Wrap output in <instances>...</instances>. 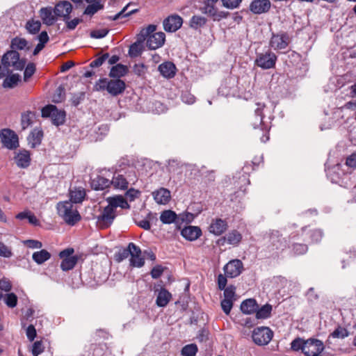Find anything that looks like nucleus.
<instances>
[{
    "label": "nucleus",
    "mask_w": 356,
    "mask_h": 356,
    "mask_svg": "<svg viewBox=\"0 0 356 356\" xmlns=\"http://www.w3.org/2000/svg\"><path fill=\"white\" fill-rule=\"evenodd\" d=\"M94 88L97 91L106 90L111 95L116 97L124 92L126 83L120 79L102 78L95 83Z\"/></svg>",
    "instance_id": "obj_1"
},
{
    "label": "nucleus",
    "mask_w": 356,
    "mask_h": 356,
    "mask_svg": "<svg viewBox=\"0 0 356 356\" xmlns=\"http://www.w3.org/2000/svg\"><path fill=\"white\" fill-rule=\"evenodd\" d=\"M58 214L69 225L73 226L81 220V216L71 201L60 202L56 205Z\"/></svg>",
    "instance_id": "obj_2"
},
{
    "label": "nucleus",
    "mask_w": 356,
    "mask_h": 356,
    "mask_svg": "<svg viewBox=\"0 0 356 356\" xmlns=\"http://www.w3.org/2000/svg\"><path fill=\"white\" fill-rule=\"evenodd\" d=\"M1 64L8 73L13 70L21 71L26 66V59L21 58L17 51L10 50L3 55Z\"/></svg>",
    "instance_id": "obj_3"
},
{
    "label": "nucleus",
    "mask_w": 356,
    "mask_h": 356,
    "mask_svg": "<svg viewBox=\"0 0 356 356\" xmlns=\"http://www.w3.org/2000/svg\"><path fill=\"white\" fill-rule=\"evenodd\" d=\"M41 111L42 117L50 118L54 125L59 126L65 122V112L58 110L54 105L49 104L43 107Z\"/></svg>",
    "instance_id": "obj_4"
},
{
    "label": "nucleus",
    "mask_w": 356,
    "mask_h": 356,
    "mask_svg": "<svg viewBox=\"0 0 356 356\" xmlns=\"http://www.w3.org/2000/svg\"><path fill=\"white\" fill-rule=\"evenodd\" d=\"M117 216L116 211L108 204L97 217V225L100 229H106L113 222Z\"/></svg>",
    "instance_id": "obj_5"
},
{
    "label": "nucleus",
    "mask_w": 356,
    "mask_h": 356,
    "mask_svg": "<svg viewBox=\"0 0 356 356\" xmlns=\"http://www.w3.org/2000/svg\"><path fill=\"white\" fill-rule=\"evenodd\" d=\"M273 337V331L267 327L255 328L252 334L253 341L258 346L267 345Z\"/></svg>",
    "instance_id": "obj_6"
},
{
    "label": "nucleus",
    "mask_w": 356,
    "mask_h": 356,
    "mask_svg": "<svg viewBox=\"0 0 356 356\" xmlns=\"http://www.w3.org/2000/svg\"><path fill=\"white\" fill-rule=\"evenodd\" d=\"M0 138L3 146L8 149H15L19 147L18 136L10 129H1Z\"/></svg>",
    "instance_id": "obj_7"
},
{
    "label": "nucleus",
    "mask_w": 356,
    "mask_h": 356,
    "mask_svg": "<svg viewBox=\"0 0 356 356\" xmlns=\"http://www.w3.org/2000/svg\"><path fill=\"white\" fill-rule=\"evenodd\" d=\"M277 59V56L274 53L268 51L257 55L255 64L261 69L268 70L275 67Z\"/></svg>",
    "instance_id": "obj_8"
},
{
    "label": "nucleus",
    "mask_w": 356,
    "mask_h": 356,
    "mask_svg": "<svg viewBox=\"0 0 356 356\" xmlns=\"http://www.w3.org/2000/svg\"><path fill=\"white\" fill-rule=\"evenodd\" d=\"M324 350L323 343L318 339H308L305 341L304 355L305 356H319Z\"/></svg>",
    "instance_id": "obj_9"
},
{
    "label": "nucleus",
    "mask_w": 356,
    "mask_h": 356,
    "mask_svg": "<svg viewBox=\"0 0 356 356\" xmlns=\"http://www.w3.org/2000/svg\"><path fill=\"white\" fill-rule=\"evenodd\" d=\"M225 275L230 278H234L241 274L243 270V264L239 259L229 261L223 268Z\"/></svg>",
    "instance_id": "obj_10"
},
{
    "label": "nucleus",
    "mask_w": 356,
    "mask_h": 356,
    "mask_svg": "<svg viewBox=\"0 0 356 356\" xmlns=\"http://www.w3.org/2000/svg\"><path fill=\"white\" fill-rule=\"evenodd\" d=\"M183 24L182 18L178 15H172L165 18L163 22L164 30L173 33L179 29Z\"/></svg>",
    "instance_id": "obj_11"
},
{
    "label": "nucleus",
    "mask_w": 356,
    "mask_h": 356,
    "mask_svg": "<svg viewBox=\"0 0 356 356\" xmlns=\"http://www.w3.org/2000/svg\"><path fill=\"white\" fill-rule=\"evenodd\" d=\"M289 44V36L286 33L272 34L270 46L275 50L284 49Z\"/></svg>",
    "instance_id": "obj_12"
},
{
    "label": "nucleus",
    "mask_w": 356,
    "mask_h": 356,
    "mask_svg": "<svg viewBox=\"0 0 356 356\" xmlns=\"http://www.w3.org/2000/svg\"><path fill=\"white\" fill-rule=\"evenodd\" d=\"M145 40L147 47L152 50L161 47L165 40V35L163 32H156L149 35Z\"/></svg>",
    "instance_id": "obj_13"
},
{
    "label": "nucleus",
    "mask_w": 356,
    "mask_h": 356,
    "mask_svg": "<svg viewBox=\"0 0 356 356\" xmlns=\"http://www.w3.org/2000/svg\"><path fill=\"white\" fill-rule=\"evenodd\" d=\"M202 13L211 17L215 21H220L227 17V13L218 11L215 6L210 4L209 2H204V6L201 8Z\"/></svg>",
    "instance_id": "obj_14"
},
{
    "label": "nucleus",
    "mask_w": 356,
    "mask_h": 356,
    "mask_svg": "<svg viewBox=\"0 0 356 356\" xmlns=\"http://www.w3.org/2000/svg\"><path fill=\"white\" fill-rule=\"evenodd\" d=\"M72 10V6L69 1H61L57 3L54 13L56 16L61 17L63 20L70 19V14Z\"/></svg>",
    "instance_id": "obj_15"
},
{
    "label": "nucleus",
    "mask_w": 356,
    "mask_h": 356,
    "mask_svg": "<svg viewBox=\"0 0 356 356\" xmlns=\"http://www.w3.org/2000/svg\"><path fill=\"white\" fill-rule=\"evenodd\" d=\"M228 228L227 222L221 218H214L209 227V231L216 236L223 234Z\"/></svg>",
    "instance_id": "obj_16"
},
{
    "label": "nucleus",
    "mask_w": 356,
    "mask_h": 356,
    "mask_svg": "<svg viewBox=\"0 0 356 356\" xmlns=\"http://www.w3.org/2000/svg\"><path fill=\"white\" fill-rule=\"evenodd\" d=\"M269 0H254L250 5V10L254 14L267 13L270 8Z\"/></svg>",
    "instance_id": "obj_17"
},
{
    "label": "nucleus",
    "mask_w": 356,
    "mask_h": 356,
    "mask_svg": "<svg viewBox=\"0 0 356 356\" xmlns=\"http://www.w3.org/2000/svg\"><path fill=\"white\" fill-rule=\"evenodd\" d=\"M158 70L164 78L172 79L176 74L177 68L173 63L166 61L159 65Z\"/></svg>",
    "instance_id": "obj_18"
},
{
    "label": "nucleus",
    "mask_w": 356,
    "mask_h": 356,
    "mask_svg": "<svg viewBox=\"0 0 356 356\" xmlns=\"http://www.w3.org/2000/svg\"><path fill=\"white\" fill-rule=\"evenodd\" d=\"M181 235L188 241H195L202 235V230L196 226H188L181 231Z\"/></svg>",
    "instance_id": "obj_19"
},
{
    "label": "nucleus",
    "mask_w": 356,
    "mask_h": 356,
    "mask_svg": "<svg viewBox=\"0 0 356 356\" xmlns=\"http://www.w3.org/2000/svg\"><path fill=\"white\" fill-rule=\"evenodd\" d=\"M152 196L155 202L159 204H166L171 198L170 191L165 188H160L154 191Z\"/></svg>",
    "instance_id": "obj_20"
},
{
    "label": "nucleus",
    "mask_w": 356,
    "mask_h": 356,
    "mask_svg": "<svg viewBox=\"0 0 356 356\" xmlns=\"http://www.w3.org/2000/svg\"><path fill=\"white\" fill-rule=\"evenodd\" d=\"M17 165L21 168H26L31 163V156L29 151L23 149L19 151L15 156Z\"/></svg>",
    "instance_id": "obj_21"
},
{
    "label": "nucleus",
    "mask_w": 356,
    "mask_h": 356,
    "mask_svg": "<svg viewBox=\"0 0 356 356\" xmlns=\"http://www.w3.org/2000/svg\"><path fill=\"white\" fill-rule=\"evenodd\" d=\"M43 138V131L39 128L34 129L27 138L28 143L32 148L40 145Z\"/></svg>",
    "instance_id": "obj_22"
},
{
    "label": "nucleus",
    "mask_w": 356,
    "mask_h": 356,
    "mask_svg": "<svg viewBox=\"0 0 356 356\" xmlns=\"http://www.w3.org/2000/svg\"><path fill=\"white\" fill-rule=\"evenodd\" d=\"M108 204L116 211L118 207L122 209H129L130 205L127 200L121 195L107 198Z\"/></svg>",
    "instance_id": "obj_23"
},
{
    "label": "nucleus",
    "mask_w": 356,
    "mask_h": 356,
    "mask_svg": "<svg viewBox=\"0 0 356 356\" xmlns=\"http://www.w3.org/2000/svg\"><path fill=\"white\" fill-rule=\"evenodd\" d=\"M111 185V180L101 176H97L91 181V187L96 191L104 190Z\"/></svg>",
    "instance_id": "obj_24"
},
{
    "label": "nucleus",
    "mask_w": 356,
    "mask_h": 356,
    "mask_svg": "<svg viewBox=\"0 0 356 356\" xmlns=\"http://www.w3.org/2000/svg\"><path fill=\"white\" fill-rule=\"evenodd\" d=\"M40 17L44 24L47 26L53 25L56 22L55 14L53 15L51 8H42L40 10Z\"/></svg>",
    "instance_id": "obj_25"
},
{
    "label": "nucleus",
    "mask_w": 356,
    "mask_h": 356,
    "mask_svg": "<svg viewBox=\"0 0 356 356\" xmlns=\"http://www.w3.org/2000/svg\"><path fill=\"white\" fill-rule=\"evenodd\" d=\"M111 182L117 189L126 190L128 188L129 181L123 175L115 174Z\"/></svg>",
    "instance_id": "obj_26"
},
{
    "label": "nucleus",
    "mask_w": 356,
    "mask_h": 356,
    "mask_svg": "<svg viewBox=\"0 0 356 356\" xmlns=\"http://www.w3.org/2000/svg\"><path fill=\"white\" fill-rule=\"evenodd\" d=\"M30 46L29 45L28 41L23 38L15 37L11 40L10 48L11 50H29Z\"/></svg>",
    "instance_id": "obj_27"
},
{
    "label": "nucleus",
    "mask_w": 356,
    "mask_h": 356,
    "mask_svg": "<svg viewBox=\"0 0 356 356\" xmlns=\"http://www.w3.org/2000/svg\"><path fill=\"white\" fill-rule=\"evenodd\" d=\"M160 220L163 224L175 223L177 225V214L172 210H164L161 213Z\"/></svg>",
    "instance_id": "obj_28"
},
{
    "label": "nucleus",
    "mask_w": 356,
    "mask_h": 356,
    "mask_svg": "<svg viewBox=\"0 0 356 356\" xmlns=\"http://www.w3.org/2000/svg\"><path fill=\"white\" fill-rule=\"evenodd\" d=\"M258 309V305L254 299H247L242 302L241 310L243 313L250 314L255 312Z\"/></svg>",
    "instance_id": "obj_29"
},
{
    "label": "nucleus",
    "mask_w": 356,
    "mask_h": 356,
    "mask_svg": "<svg viewBox=\"0 0 356 356\" xmlns=\"http://www.w3.org/2000/svg\"><path fill=\"white\" fill-rule=\"evenodd\" d=\"M171 298V293L165 289L162 288L157 295L156 303L159 307H165L170 302Z\"/></svg>",
    "instance_id": "obj_30"
},
{
    "label": "nucleus",
    "mask_w": 356,
    "mask_h": 356,
    "mask_svg": "<svg viewBox=\"0 0 356 356\" xmlns=\"http://www.w3.org/2000/svg\"><path fill=\"white\" fill-rule=\"evenodd\" d=\"M22 81L19 74H11L7 76L3 81V87L5 88H14Z\"/></svg>",
    "instance_id": "obj_31"
},
{
    "label": "nucleus",
    "mask_w": 356,
    "mask_h": 356,
    "mask_svg": "<svg viewBox=\"0 0 356 356\" xmlns=\"http://www.w3.org/2000/svg\"><path fill=\"white\" fill-rule=\"evenodd\" d=\"M128 68L122 64H117L113 66L109 72V76L113 79H120L127 74Z\"/></svg>",
    "instance_id": "obj_32"
},
{
    "label": "nucleus",
    "mask_w": 356,
    "mask_h": 356,
    "mask_svg": "<svg viewBox=\"0 0 356 356\" xmlns=\"http://www.w3.org/2000/svg\"><path fill=\"white\" fill-rule=\"evenodd\" d=\"M143 40L138 37L136 42L130 46L129 55L131 57H137L141 54L143 51Z\"/></svg>",
    "instance_id": "obj_33"
},
{
    "label": "nucleus",
    "mask_w": 356,
    "mask_h": 356,
    "mask_svg": "<svg viewBox=\"0 0 356 356\" xmlns=\"http://www.w3.org/2000/svg\"><path fill=\"white\" fill-rule=\"evenodd\" d=\"M51 258V254L46 250H41L33 252L32 255L33 260L40 265Z\"/></svg>",
    "instance_id": "obj_34"
},
{
    "label": "nucleus",
    "mask_w": 356,
    "mask_h": 356,
    "mask_svg": "<svg viewBox=\"0 0 356 356\" xmlns=\"http://www.w3.org/2000/svg\"><path fill=\"white\" fill-rule=\"evenodd\" d=\"M104 8V4H102L99 1L97 0L91 3H89L88 6L86 8L83 14L86 15L92 16L95 13H97L99 10H101Z\"/></svg>",
    "instance_id": "obj_35"
},
{
    "label": "nucleus",
    "mask_w": 356,
    "mask_h": 356,
    "mask_svg": "<svg viewBox=\"0 0 356 356\" xmlns=\"http://www.w3.org/2000/svg\"><path fill=\"white\" fill-rule=\"evenodd\" d=\"M78 261L77 256L67 257V258H63L60 264V268L63 270L67 271L72 269Z\"/></svg>",
    "instance_id": "obj_36"
},
{
    "label": "nucleus",
    "mask_w": 356,
    "mask_h": 356,
    "mask_svg": "<svg viewBox=\"0 0 356 356\" xmlns=\"http://www.w3.org/2000/svg\"><path fill=\"white\" fill-rule=\"evenodd\" d=\"M207 19L200 15H193L189 22V26L193 29H198L206 24Z\"/></svg>",
    "instance_id": "obj_37"
},
{
    "label": "nucleus",
    "mask_w": 356,
    "mask_h": 356,
    "mask_svg": "<svg viewBox=\"0 0 356 356\" xmlns=\"http://www.w3.org/2000/svg\"><path fill=\"white\" fill-rule=\"evenodd\" d=\"M70 200L74 203L81 202L86 195L85 191L81 188H75L70 191Z\"/></svg>",
    "instance_id": "obj_38"
},
{
    "label": "nucleus",
    "mask_w": 356,
    "mask_h": 356,
    "mask_svg": "<svg viewBox=\"0 0 356 356\" xmlns=\"http://www.w3.org/2000/svg\"><path fill=\"white\" fill-rule=\"evenodd\" d=\"M272 312V306L269 304H266L262 306L261 308L257 309L256 312V317L258 319H266L270 317Z\"/></svg>",
    "instance_id": "obj_39"
},
{
    "label": "nucleus",
    "mask_w": 356,
    "mask_h": 356,
    "mask_svg": "<svg viewBox=\"0 0 356 356\" xmlns=\"http://www.w3.org/2000/svg\"><path fill=\"white\" fill-rule=\"evenodd\" d=\"M129 5H130V3L127 4L126 6H124L122 8V10L121 11H120L118 13H117L116 15H115L113 17H111V16L108 17V19L113 20V21H115V20H118L122 17H129L131 15L138 12V9H134L131 11L127 12V10L128 7L129 6Z\"/></svg>",
    "instance_id": "obj_40"
},
{
    "label": "nucleus",
    "mask_w": 356,
    "mask_h": 356,
    "mask_svg": "<svg viewBox=\"0 0 356 356\" xmlns=\"http://www.w3.org/2000/svg\"><path fill=\"white\" fill-rule=\"evenodd\" d=\"M241 234L236 230L229 232L225 238V239L227 240L228 243L234 245H238L239 242L241 241Z\"/></svg>",
    "instance_id": "obj_41"
},
{
    "label": "nucleus",
    "mask_w": 356,
    "mask_h": 356,
    "mask_svg": "<svg viewBox=\"0 0 356 356\" xmlns=\"http://www.w3.org/2000/svg\"><path fill=\"white\" fill-rule=\"evenodd\" d=\"M198 351V348L196 344L191 343L184 346L181 350V354L182 356H195Z\"/></svg>",
    "instance_id": "obj_42"
},
{
    "label": "nucleus",
    "mask_w": 356,
    "mask_h": 356,
    "mask_svg": "<svg viewBox=\"0 0 356 356\" xmlns=\"http://www.w3.org/2000/svg\"><path fill=\"white\" fill-rule=\"evenodd\" d=\"M34 116L35 115L32 112H27L22 115L21 125L23 130L31 125Z\"/></svg>",
    "instance_id": "obj_43"
},
{
    "label": "nucleus",
    "mask_w": 356,
    "mask_h": 356,
    "mask_svg": "<svg viewBox=\"0 0 356 356\" xmlns=\"http://www.w3.org/2000/svg\"><path fill=\"white\" fill-rule=\"evenodd\" d=\"M4 300L5 304L10 308H13L17 305V296L13 293H6L3 297Z\"/></svg>",
    "instance_id": "obj_44"
},
{
    "label": "nucleus",
    "mask_w": 356,
    "mask_h": 356,
    "mask_svg": "<svg viewBox=\"0 0 356 356\" xmlns=\"http://www.w3.org/2000/svg\"><path fill=\"white\" fill-rule=\"evenodd\" d=\"M41 27V23L38 20H31L28 21L26 25L27 31L31 34H35L38 33Z\"/></svg>",
    "instance_id": "obj_45"
},
{
    "label": "nucleus",
    "mask_w": 356,
    "mask_h": 356,
    "mask_svg": "<svg viewBox=\"0 0 356 356\" xmlns=\"http://www.w3.org/2000/svg\"><path fill=\"white\" fill-rule=\"evenodd\" d=\"M279 233L276 232L273 233L270 236V240L274 245L276 246V249H284L286 247L285 241L284 238H278Z\"/></svg>",
    "instance_id": "obj_46"
},
{
    "label": "nucleus",
    "mask_w": 356,
    "mask_h": 356,
    "mask_svg": "<svg viewBox=\"0 0 356 356\" xmlns=\"http://www.w3.org/2000/svg\"><path fill=\"white\" fill-rule=\"evenodd\" d=\"M156 26L154 24H150L145 29H143L140 34L138 35V38H141L144 41L152 34L154 33Z\"/></svg>",
    "instance_id": "obj_47"
},
{
    "label": "nucleus",
    "mask_w": 356,
    "mask_h": 356,
    "mask_svg": "<svg viewBox=\"0 0 356 356\" xmlns=\"http://www.w3.org/2000/svg\"><path fill=\"white\" fill-rule=\"evenodd\" d=\"M24 67V81L26 82L34 74L36 68L35 65L33 63H28Z\"/></svg>",
    "instance_id": "obj_48"
},
{
    "label": "nucleus",
    "mask_w": 356,
    "mask_h": 356,
    "mask_svg": "<svg viewBox=\"0 0 356 356\" xmlns=\"http://www.w3.org/2000/svg\"><path fill=\"white\" fill-rule=\"evenodd\" d=\"M305 341L306 340H303L302 339H300V338H297V339H294L293 341H292V342L291 343V349L293 350H296V351L301 350L302 352L304 353V352H305L304 348H305Z\"/></svg>",
    "instance_id": "obj_49"
},
{
    "label": "nucleus",
    "mask_w": 356,
    "mask_h": 356,
    "mask_svg": "<svg viewBox=\"0 0 356 356\" xmlns=\"http://www.w3.org/2000/svg\"><path fill=\"white\" fill-rule=\"evenodd\" d=\"M13 256L11 248L6 245L4 243L0 241V257L4 258H10Z\"/></svg>",
    "instance_id": "obj_50"
},
{
    "label": "nucleus",
    "mask_w": 356,
    "mask_h": 356,
    "mask_svg": "<svg viewBox=\"0 0 356 356\" xmlns=\"http://www.w3.org/2000/svg\"><path fill=\"white\" fill-rule=\"evenodd\" d=\"M194 218V216L191 213H182L177 215V225L183 222H191Z\"/></svg>",
    "instance_id": "obj_51"
},
{
    "label": "nucleus",
    "mask_w": 356,
    "mask_h": 356,
    "mask_svg": "<svg viewBox=\"0 0 356 356\" xmlns=\"http://www.w3.org/2000/svg\"><path fill=\"white\" fill-rule=\"evenodd\" d=\"M44 348L41 341H37L33 343L31 353L33 356H38L44 352Z\"/></svg>",
    "instance_id": "obj_52"
},
{
    "label": "nucleus",
    "mask_w": 356,
    "mask_h": 356,
    "mask_svg": "<svg viewBox=\"0 0 356 356\" xmlns=\"http://www.w3.org/2000/svg\"><path fill=\"white\" fill-rule=\"evenodd\" d=\"M257 105V108H255L254 110V113H255V115L259 117V119H258V123L259 124H261V123L263 122V119H264V114H263V110L265 108L266 106L264 104H262V103H257L256 104Z\"/></svg>",
    "instance_id": "obj_53"
},
{
    "label": "nucleus",
    "mask_w": 356,
    "mask_h": 356,
    "mask_svg": "<svg viewBox=\"0 0 356 356\" xmlns=\"http://www.w3.org/2000/svg\"><path fill=\"white\" fill-rule=\"evenodd\" d=\"M224 290V299L229 300L232 301L234 300V296H235V286L231 285L229 286L227 288H225Z\"/></svg>",
    "instance_id": "obj_54"
},
{
    "label": "nucleus",
    "mask_w": 356,
    "mask_h": 356,
    "mask_svg": "<svg viewBox=\"0 0 356 356\" xmlns=\"http://www.w3.org/2000/svg\"><path fill=\"white\" fill-rule=\"evenodd\" d=\"M333 338L344 339L348 336V332L346 328L338 327L332 334Z\"/></svg>",
    "instance_id": "obj_55"
},
{
    "label": "nucleus",
    "mask_w": 356,
    "mask_h": 356,
    "mask_svg": "<svg viewBox=\"0 0 356 356\" xmlns=\"http://www.w3.org/2000/svg\"><path fill=\"white\" fill-rule=\"evenodd\" d=\"M109 57V54L108 53H106L99 58H96L93 61H92L90 64V66L91 67H98L101 66L105 60H106Z\"/></svg>",
    "instance_id": "obj_56"
},
{
    "label": "nucleus",
    "mask_w": 356,
    "mask_h": 356,
    "mask_svg": "<svg viewBox=\"0 0 356 356\" xmlns=\"http://www.w3.org/2000/svg\"><path fill=\"white\" fill-rule=\"evenodd\" d=\"M145 264L144 259L141 257V255L131 257L130 258V264L134 267H142Z\"/></svg>",
    "instance_id": "obj_57"
},
{
    "label": "nucleus",
    "mask_w": 356,
    "mask_h": 356,
    "mask_svg": "<svg viewBox=\"0 0 356 356\" xmlns=\"http://www.w3.org/2000/svg\"><path fill=\"white\" fill-rule=\"evenodd\" d=\"M108 33L106 29L94 30L90 32V37L92 38L100 39L104 38Z\"/></svg>",
    "instance_id": "obj_58"
},
{
    "label": "nucleus",
    "mask_w": 356,
    "mask_h": 356,
    "mask_svg": "<svg viewBox=\"0 0 356 356\" xmlns=\"http://www.w3.org/2000/svg\"><path fill=\"white\" fill-rule=\"evenodd\" d=\"M233 302L234 301H232V300H226V299H224L222 300L221 301V307H222V309L223 310V312L226 314H229L231 312V309L233 307Z\"/></svg>",
    "instance_id": "obj_59"
},
{
    "label": "nucleus",
    "mask_w": 356,
    "mask_h": 356,
    "mask_svg": "<svg viewBox=\"0 0 356 356\" xmlns=\"http://www.w3.org/2000/svg\"><path fill=\"white\" fill-rule=\"evenodd\" d=\"M24 243L27 247L32 249H39L42 246V244L40 241L33 239L26 240L24 241Z\"/></svg>",
    "instance_id": "obj_60"
},
{
    "label": "nucleus",
    "mask_w": 356,
    "mask_h": 356,
    "mask_svg": "<svg viewBox=\"0 0 356 356\" xmlns=\"http://www.w3.org/2000/svg\"><path fill=\"white\" fill-rule=\"evenodd\" d=\"M242 0H222V5L229 9L237 8Z\"/></svg>",
    "instance_id": "obj_61"
},
{
    "label": "nucleus",
    "mask_w": 356,
    "mask_h": 356,
    "mask_svg": "<svg viewBox=\"0 0 356 356\" xmlns=\"http://www.w3.org/2000/svg\"><path fill=\"white\" fill-rule=\"evenodd\" d=\"M64 21L66 23L67 29L74 30L75 29L76 26L82 22V19L79 18H74L72 20L66 19Z\"/></svg>",
    "instance_id": "obj_62"
},
{
    "label": "nucleus",
    "mask_w": 356,
    "mask_h": 356,
    "mask_svg": "<svg viewBox=\"0 0 356 356\" xmlns=\"http://www.w3.org/2000/svg\"><path fill=\"white\" fill-rule=\"evenodd\" d=\"M308 248L305 244L296 243L293 245V251L296 254H302L305 253Z\"/></svg>",
    "instance_id": "obj_63"
},
{
    "label": "nucleus",
    "mask_w": 356,
    "mask_h": 356,
    "mask_svg": "<svg viewBox=\"0 0 356 356\" xmlns=\"http://www.w3.org/2000/svg\"><path fill=\"white\" fill-rule=\"evenodd\" d=\"M128 245L131 257L141 255V250L138 246L136 245L134 243H130Z\"/></svg>",
    "instance_id": "obj_64"
}]
</instances>
